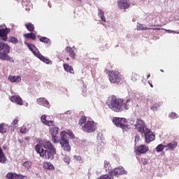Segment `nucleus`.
Listing matches in <instances>:
<instances>
[{"label":"nucleus","mask_w":179,"mask_h":179,"mask_svg":"<svg viewBox=\"0 0 179 179\" xmlns=\"http://www.w3.org/2000/svg\"><path fill=\"white\" fill-rule=\"evenodd\" d=\"M35 150L38 155L45 160H52L54 155H57V149L48 140H43L35 146Z\"/></svg>","instance_id":"obj_1"},{"label":"nucleus","mask_w":179,"mask_h":179,"mask_svg":"<svg viewBox=\"0 0 179 179\" xmlns=\"http://www.w3.org/2000/svg\"><path fill=\"white\" fill-rule=\"evenodd\" d=\"M129 101H131V99L126 100V102L123 99H116L115 96H113L110 100L107 103L109 108L114 111L115 113H121V111L124 110L129 109V105H128Z\"/></svg>","instance_id":"obj_2"},{"label":"nucleus","mask_w":179,"mask_h":179,"mask_svg":"<svg viewBox=\"0 0 179 179\" xmlns=\"http://www.w3.org/2000/svg\"><path fill=\"white\" fill-rule=\"evenodd\" d=\"M108 80L110 83L115 85H120V83L122 81L121 73L118 71L112 70L108 72Z\"/></svg>","instance_id":"obj_3"},{"label":"nucleus","mask_w":179,"mask_h":179,"mask_svg":"<svg viewBox=\"0 0 179 179\" xmlns=\"http://www.w3.org/2000/svg\"><path fill=\"white\" fill-rule=\"evenodd\" d=\"M10 52V47L8 43L0 41V59L2 61H9V54Z\"/></svg>","instance_id":"obj_4"},{"label":"nucleus","mask_w":179,"mask_h":179,"mask_svg":"<svg viewBox=\"0 0 179 179\" xmlns=\"http://www.w3.org/2000/svg\"><path fill=\"white\" fill-rule=\"evenodd\" d=\"M97 129V125L93 121H87L83 127L82 129L84 132L90 134L92 132H95Z\"/></svg>","instance_id":"obj_5"},{"label":"nucleus","mask_w":179,"mask_h":179,"mask_svg":"<svg viewBox=\"0 0 179 179\" xmlns=\"http://www.w3.org/2000/svg\"><path fill=\"white\" fill-rule=\"evenodd\" d=\"M134 127L136 129H137V131L141 134V135H143L145 131L148 129V127H146V124H145V122L141 119L136 120Z\"/></svg>","instance_id":"obj_6"},{"label":"nucleus","mask_w":179,"mask_h":179,"mask_svg":"<svg viewBox=\"0 0 179 179\" xmlns=\"http://www.w3.org/2000/svg\"><path fill=\"white\" fill-rule=\"evenodd\" d=\"M59 129L57 127H52L50 128L49 132L52 136V142L53 143H58L59 141L58 140V132Z\"/></svg>","instance_id":"obj_7"},{"label":"nucleus","mask_w":179,"mask_h":179,"mask_svg":"<svg viewBox=\"0 0 179 179\" xmlns=\"http://www.w3.org/2000/svg\"><path fill=\"white\" fill-rule=\"evenodd\" d=\"M143 134H144L146 143H150L155 141V134H153V132H152L150 129H147L145 131H144Z\"/></svg>","instance_id":"obj_8"},{"label":"nucleus","mask_w":179,"mask_h":179,"mask_svg":"<svg viewBox=\"0 0 179 179\" xmlns=\"http://www.w3.org/2000/svg\"><path fill=\"white\" fill-rule=\"evenodd\" d=\"M6 178L8 179H27V176L17 174L15 173L9 172L6 174Z\"/></svg>","instance_id":"obj_9"},{"label":"nucleus","mask_w":179,"mask_h":179,"mask_svg":"<svg viewBox=\"0 0 179 179\" xmlns=\"http://www.w3.org/2000/svg\"><path fill=\"white\" fill-rule=\"evenodd\" d=\"M10 33V29H0V37L3 41H8V34Z\"/></svg>","instance_id":"obj_10"},{"label":"nucleus","mask_w":179,"mask_h":179,"mask_svg":"<svg viewBox=\"0 0 179 179\" xmlns=\"http://www.w3.org/2000/svg\"><path fill=\"white\" fill-rule=\"evenodd\" d=\"M117 5L120 9H128L131 6L129 0H120L117 1Z\"/></svg>","instance_id":"obj_11"},{"label":"nucleus","mask_w":179,"mask_h":179,"mask_svg":"<svg viewBox=\"0 0 179 179\" xmlns=\"http://www.w3.org/2000/svg\"><path fill=\"white\" fill-rule=\"evenodd\" d=\"M127 120L125 118H121V117H113V122L116 125V127H118L119 128H121L122 126V122H125Z\"/></svg>","instance_id":"obj_12"},{"label":"nucleus","mask_w":179,"mask_h":179,"mask_svg":"<svg viewBox=\"0 0 179 179\" xmlns=\"http://www.w3.org/2000/svg\"><path fill=\"white\" fill-rule=\"evenodd\" d=\"M136 152L140 155H145L146 152H149V147L145 145H141L137 147Z\"/></svg>","instance_id":"obj_13"},{"label":"nucleus","mask_w":179,"mask_h":179,"mask_svg":"<svg viewBox=\"0 0 179 179\" xmlns=\"http://www.w3.org/2000/svg\"><path fill=\"white\" fill-rule=\"evenodd\" d=\"M41 122L48 127H54V121L47 120V115H43L41 117Z\"/></svg>","instance_id":"obj_14"},{"label":"nucleus","mask_w":179,"mask_h":179,"mask_svg":"<svg viewBox=\"0 0 179 179\" xmlns=\"http://www.w3.org/2000/svg\"><path fill=\"white\" fill-rule=\"evenodd\" d=\"M35 57L38 58L43 62H45V64H52L51 60H50V59L46 58L43 55H41V53H40V51L37 52V54L35 55Z\"/></svg>","instance_id":"obj_15"},{"label":"nucleus","mask_w":179,"mask_h":179,"mask_svg":"<svg viewBox=\"0 0 179 179\" xmlns=\"http://www.w3.org/2000/svg\"><path fill=\"white\" fill-rule=\"evenodd\" d=\"M36 101L38 104H42L43 106H45V107H48V108H50V102L44 97L37 99Z\"/></svg>","instance_id":"obj_16"},{"label":"nucleus","mask_w":179,"mask_h":179,"mask_svg":"<svg viewBox=\"0 0 179 179\" xmlns=\"http://www.w3.org/2000/svg\"><path fill=\"white\" fill-rule=\"evenodd\" d=\"M66 52L69 55V57L71 58L72 59H75L76 58V53L73 50H72V48L67 46L65 48Z\"/></svg>","instance_id":"obj_17"},{"label":"nucleus","mask_w":179,"mask_h":179,"mask_svg":"<svg viewBox=\"0 0 179 179\" xmlns=\"http://www.w3.org/2000/svg\"><path fill=\"white\" fill-rule=\"evenodd\" d=\"M10 101L16 103L18 106H23V100L19 96H12L10 97Z\"/></svg>","instance_id":"obj_18"},{"label":"nucleus","mask_w":179,"mask_h":179,"mask_svg":"<svg viewBox=\"0 0 179 179\" xmlns=\"http://www.w3.org/2000/svg\"><path fill=\"white\" fill-rule=\"evenodd\" d=\"M8 80L12 83H18L19 82H22V77L20 76H10Z\"/></svg>","instance_id":"obj_19"},{"label":"nucleus","mask_w":179,"mask_h":179,"mask_svg":"<svg viewBox=\"0 0 179 179\" xmlns=\"http://www.w3.org/2000/svg\"><path fill=\"white\" fill-rule=\"evenodd\" d=\"M59 143L64 152H71V145L69 141L59 142Z\"/></svg>","instance_id":"obj_20"},{"label":"nucleus","mask_w":179,"mask_h":179,"mask_svg":"<svg viewBox=\"0 0 179 179\" xmlns=\"http://www.w3.org/2000/svg\"><path fill=\"white\" fill-rule=\"evenodd\" d=\"M43 169H45V170H55L54 165H52L51 162H43Z\"/></svg>","instance_id":"obj_21"},{"label":"nucleus","mask_w":179,"mask_h":179,"mask_svg":"<svg viewBox=\"0 0 179 179\" xmlns=\"http://www.w3.org/2000/svg\"><path fill=\"white\" fill-rule=\"evenodd\" d=\"M61 140L59 142H68V136H69V134L66 131H62L61 134Z\"/></svg>","instance_id":"obj_22"},{"label":"nucleus","mask_w":179,"mask_h":179,"mask_svg":"<svg viewBox=\"0 0 179 179\" xmlns=\"http://www.w3.org/2000/svg\"><path fill=\"white\" fill-rule=\"evenodd\" d=\"M27 45L29 50L31 51V52L34 54V55H36L37 52H38V50L37 49V48H36V46H34V45L27 43Z\"/></svg>","instance_id":"obj_23"},{"label":"nucleus","mask_w":179,"mask_h":179,"mask_svg":"<svg viewBox=\"0 0 179 179\" xmlns=\"http://www.w3.org/2000/svg\"><path fill=\"white\" fill-rule=\"evenodd\" d=\"M178 143L177 141H172L171 143H168L165 145V148H169L170 150H174L177 148Z\"/></svg>","instance_id":"obj_24"},{"label":"nucleus","mask_w":179,"mask_h":179,"mask_svg":"<svg viewBox=\"0 0 179 179\" xmlns=\"http://www.w3.org/2000/svg\"><path fill=\"white\" fill-rule=\"evenodd\" d=\"M6 157H5V154L3 153V150H2V148L0 147V163L2 164H5L6 163Z\"/></svg>","instance_id":"obj_25"},{"label":"nucleus","mask_w":179,"mask_h":179,"mask_svg":"<svg viewBox=\"0 0 179 179\" xmlns=\"http://www.w3.org/2000/svg\"><path fill=\"white\" fill-rule=\"evenodd\" d=\"M24 37L25 38H31V40H33L34 41H36L37 37L36 36V34H34V33H27V34H24Z\"/></svg>","instance_id":"obj_26"},{"label":"nucleus","mask_w":179,"mask_h":179,"mask_svg":"<svg viewBox=\"0 0 179 179\" xmlns=\"http://www.w3.org/2000/svg\"><path fill=\"white\" fill-rule=\"evenodd\" d=\"M64 71H66V72H69V73H75V71H73V67L69 66L67 64H64Z\"/></svg>","instance_id":"obj_27"},{"label":"nucleus","mask_w":179,"mask_h":179,"mask_svg":"<svg viewBox=\"0 0 179 179\" xmlns=\"http://www.w3.org/2000/svg\"><path fill=\"white\" fill-rule=\"evenodd\" d=\"M22 166L24 169H27V170H30L31 166H33V162H31V161H27L22 164Z\"/></svg>","instance_id":"obj_28"},{"label":"nucleus","mask_w":179,"mask_h":179,"mask_svg":"<svg viewBox=\"0 0 179 179\" xmlns=\"http://www.w3.org/2000/svg\"><path fill=\"white\" fill-rule=\"evenodd\" d=\"M25 27H27V30L31 31V33L34 31V24H33L31 22L25 24Z\"/></svg>","instance_id":"obj_29"},{"label":"nucleus","mask_w":179,"mask_h":179,"mask_svg":"<svg viewBox=\"0 0 179 179\" xmlns=\"http://www.w3.org/2000/svg\"><path fill=\"white\" fill-rule=\"evenodd\" d=\"M86 121H87V118L86 117V116H82L79 120L78 124L80 127H83V125H85L87 122Z\"/></svg>","instance_id":"obj_30"},{"label":"nucleus","mask_w":179,"mask_h":179,"mask_svg":"<svg viewBox=\"0 0 179 179\" xmlns=\"http://www.w3.org/2000/svg\"><path fill=\"white\" fill-rule=\"evenodd\" d=\"M8 43H11L12 44H17V43H19V40L15 36H10L8 38Z\"/></svg>","instance_id":"obj_31"},{"label":"nucleus","mask_w":179,"mask_h":179,"mask_svg":"<svg viewBox=\"0 0 179 179\" xmlns=\"http://www.w3.org/2000/svg\"><path fill=\"white\" fill-rule=\"evenodd\" d=\"M39 41L41 43H45V44H51V40L45 36H43L39 38Z\"/></svg>","instance_id":"obj_32"},{"label":"nucleus","mask_w":179,"mask_h":179,"mask_svg":"<svg viewBox=\"0 0 179 179\" xmlns=\"http://www.w3.org/2000/svg\"><path fill=\"white\" fill-rule=\"evenodd\" d=\"M160 106H162V104L155 103L150 108L152 110V111H157V110L160 108Z\"/></svg>","instance_id":"obj_33"},{"label":"nucleus","mask_w":179,"mask_h":179,"mask_svg":"<svg viewBox=\"0 0 179 179\" xmlns=\"http://www.w3.org/2000/svg\"><path fill=\"white\" fill-rule=\"evenodd\" d=\"M164 148H166V145H163V144H159L156 148V151L158 152H163L164 150Z\"/></svg>","instance_id":"obj_34"},{"label":"nucleus","mask_w":179,"mask_h":179,"mask_svg":"<svg viewBox=\"0 0 179 179\" xmlns=\"http://www.w3.org/2000/svg\"><path fill=\"white\" fill-rule=\"evenodd\" d=\"M131 80H133V82L139 80V75L136 74V73H133L131 75Z\"/></svg>","instance_id":"obj_35"},{"label":"nucleus","mask_w":179,"mask_h":179,"mask_svg":"<svg viewBox=\"0 0 179 179\" xmlns=\"http://www.w3.org/2000/svg\"><path fill=\"white\" fill-rule=\"evenodd\" d=\"M6 133V128H5V124L1 123L0 124V134H5Z\"/></svg>","instance_id":"obj_36"},{"label":"nucleus","mask_w":179,"mask_h":179,"mask_svg":"<svg viewBox=\"0 0 179 179\" xmlns=\"http://www.w3.org/2000/svg\"><path fill=\"white\" fill-rule=\"evenodd\" d=\"M104 167H105L106 170H108V171H110V169L111 168V164H110V162L105 161L104 162Z\"/></svg>","instance_id":"obj_37"},{"label":"nucleus","mask_w":179,"mask_h":179,"mask_svg":"<svg viewBox=\"0 0 179 179\" xmlns=\"http://www.w3.org/2000/svg\"><path fill=\"white\" fill-rule=\"evenodd\" d=\"M15 1H17V2H19V1H20V0H15ZM22 6H29L30 1H29L27 0H22Z\"/></svg>","instance_id":"obj_38"},{"label":"nucleus","mask_w":179,"mask_h":179,"mask_svg":"<svg viewBox=\"0 0 179 179\" xmlns=\"http://www.w3.org/2000/svg\"><path fill=\"white\" fill-rule=\"evenodd\" d=\"M18 122H19V119H18V118L15 119V120L13 121L12 124H11L12 127H13V128H17V123H18Z\"/></svg>","instance_id":"obj_39"},{"label":"nucleus","mask_w":179,"mask_h":179,"mask_svg":"<svg viewBox=\"0 0 179 179\" xmlns=\"http://www.w3.org/2000/svg\"><path fill=\"white\" fill-rule=\"evenodd\" d=\"M63 160L64 163H66V164H69V163H71V158L68 155H65Z\"/></svg>","instance_id":"obj_40"},{"label":"nucleus","mask_w":179,"mask_h":179,"mask_svg":"<svg viewBox=\"0 0 179 179\" xmlns=\"http://www.w3.org/2000/svg\"><path fill=\"white\" fill-rule=\"evenodd\" d=\"M73 158L75 159V160H76V162H80V163H83V159H82V157L74 155Z\"/></svg>","instance_id":"obj_41"},{"label":"nucleus","mask_w":179,"mask_h":179,"mask_svg":"<svg viewBox=\"0 0 179 179\" xmlns=\"http://www.w3.org/2000/svg\"><path fill=\"white\" fill-rule=\"evenodd\" d=\"M170 118H178V115H177V113H174V112H171L169 113V115Z\"/></svg>","instance_id":"obj_42"},{"label":"nucleus","mask_w":179,"mask_h":179,"mask_svg":"<svg viewBox=\"0 0 179 179\" xmlns=\"http://www.w3.org/2000/svg\"><path fill=\"white\" fill-rule=\"evenodd\" d=\"M120 128L123 129V131H128L129 129V125L128 124H124V123L120 126Z\"/></svg>","instance_id":"obj_43"},{"label":"nucleus","mask_w":179,"mask_h":179,"mask_svg":"<svg viewBox=\"0 0 179 179\" xmlns=\"http://www.w3.org/2000/svg\"><path fill=\"white\" fill-rule=\"evenodd\" d=\"M99 17L101 16H104V11L103 10L99 9Z\"/></svg>","instance_id":"obj_44"},{"label":"nucleus","mask_w":179,"mask_h":179,"mask_svg":"<svg viewBox=\"0 0 179 179\" xmlns=\"http://www.w3.org/2000/svg\"><path fill=\"white\" fill-rule=\"evenodd\" d=\"M20 132L21 134H26V132H27V129H26V128H21L20 130Z\"/></svg>","instance_id":"obj_45"},{"label":"nucleus","mask_w":179,"mask_h":179,"mask_svg":"<svg viewBox=\"0 0 179 179\" xmlns=\"http://www.w3.org/2000/svg\"><path fill=\"white\" fill-rule=\"evenodd\" d=\"M157 30V29L156 28H148V27H143L142 29H141V30ZM157 30H159V29H157Z\"/></svg>","instance_id":"obj_46"},{"label":"nucleus","mask_w":179,"mask_h":179,"mask_svg":"<svg viewBox=\"0 0 179 179\" xmlns=\"http://www.w3.org/2000/svg\"><path fill=\"white\" fill-rule=\"evenodd\" d=\"M166 31H168V33H173V34H179V32H177L176 31H171L170 29L166 30Z\"/></svg>","instance_id":"obj_47"},{"label":"nucleus","mask_w":179,"mask_h":179,"mask_svg":"<svg viewBox=\"0 0 179 179\" xmlns=\"http://www.w3.org/2000/svg\"><path fill=\"white\" fill-rule=\"evenodd\" d=\"M100 19L102 20V22H104L105 23L107 22V20H106V17H104V15L101 16Z\"/></svg>","instance_id":"obj_48"},{"label":"nucleus","mask_w":179,"mask_h":179,"mask_svg":"<svg viewBox=\"0 0 179 179\" xmlns=\"http://www.w3.org/2000/svg\"><path fill=\"white\" fill-rule=\"evenodd\" d=\"M86 92H87V87H83V94H85L86 93Z\"/></svg>","instance_id":"obj_49"},{"label":"nucleus","mask_w":179,"mask_h":179,"mask_svg":"<svg viewBox=\"0 0 179 179\" xmlns=\"http://www.w3.org/2000/svg\"><path fill=\"white\" fill-rule=\"evenodd\" d=\"M135 142H139V135H136V136H135Z\"/></svg>","instance_id":"obj_50"},{"label":"nucleus","mask_w":179,"mask_h":179,"mask_svg":"<svg viewBox=\"0 0 179 179\" xmlns=\"http://www.w3.org/2000/svg\"><path fill=\"white\" fill-rule=\"evenodd\" d=\"M149 85H150V87H153V85L152 83H150V82H149Z\"/></svg>","instance_id":"obj_51"},{"label":"nucleus","mask_w":179,"mask_h":179,"mask_svg":"<svg viewBox=\"0 0 179 179\" xmlns=\"http://www.w3.org/2000/svg\"><path fill=\"white\" fill-rule=\"evenodd\" d=\"M147 78H148V79H149V78H150V73L148 74Z\"/></svg>","instance_id":"obj_52"},{"label":"nucleus","mask_w":179,"mask_h":179,"mask_svg":"<svg viewBox=\"0 0 179 179\" xmlns=\"http://www.w3.org/2000/svg\"><path fill=\"white\" fill-rule=\"evenodd\" d=\"M26 141L29 139V137H25Z\"/></svg>","instance_id":"obj_53"},{"label":"nucleus","mask_w":179,"mask_h":179,"mask_svg":"<svg viewBox=\"0 0 179 179\" xmlns=\"http://www.w3.org/2000/svg\"><path fill=\"white\" fill-rule=\"evenodd\" d=\"M66 61H69V57H67V58H66Z\"/></svg>","instance_id":"obj_54"},{"label":"nucleus","mask_w":179,"mask_h":179,"mask_svg":"<svg viewBox=\"0 0 179 179\" xmlns=\"http://www.w3.org/2000/svg\"><path fill=\"white\" fill-rule=\"evenodd\" d=\"M160 71H161V72H164V71L163 69H161Z\"/></svg>","instance_id":"obj_55"},{"label":"nucleus","mask_w":179,"mask_h":179,"mask_svg":"<svg viewBox=\"0 0 179 179\" xmlns=\"http://www.w3.org/2000/svg\"><path fill=\"white\" fill-rule=\"evenodd\" d=\"M3 149H6V147H5V146H3Z\"/></svg>","instance_id":"obj_56"},{"label":"nucleus","mask_w":179,"mask_h":179,"mask_svg":"<svg viewBox=\"0 0 179 179\" xmlns=\"http://www.w3.org/2000/svg\"><path fill=\"white\" fill-rule=\"evenodd\" d=\"M2 27V25L0 26V27Z\"/></svg>","instance_id":"obj_57"}]
</instances>
